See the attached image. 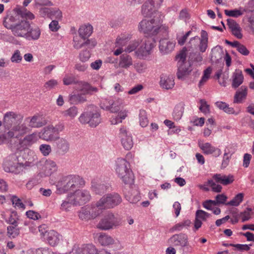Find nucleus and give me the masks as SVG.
Returning a JSON list of instances; mask_svg holds the SVG:
<instances>
[{
  "label": "nucleus",
  "mask_w": 254,
  "mask_h": 254,
  "mask_svg": "<svg viewBox=\"0 0 254 254\" xmlns=\"http://www.w3.org/2000/svg\"><path fill=\"white\" fill-rule=\"evenodd\" d=\"M191 224V222L190 220H185L183 222L176 224L172 228L173 231H181L184 228L190 226Z\"/></svg>",
  "instance_id": "49"
},
{
  "label": "nucleus",
  "mask_w": 254,
  "mask_h": 254,
  "mask_svg": "<svg viewBox=\"0 0 254 254\" xmlns=\"http://www.w3.org/2000/svg\"><path fill=\"white\" fill-rule=\"evenodd\" d=\"M17 219L18 218L16 212L12 211L8 219L5 221L7 223L13 225L15 227H17L18 225V223L17 222Z\"/></svg>",
  "instance_id": "54"
},
{
  "label": "nucleus",
  "mask_w": 254,
  "mask_h": 254,
  "mask_svg": "<svg viewBox=\"0 0 254 254\" xmlns=\"http://www.w3.org/2000/svg\"><path fill=\"white\" fill-rule=\"evenodd\" d=\"M129 38L126 35H121L117 38L116 46L123 47L125 46L128 42Z\"/></svg>",
  "instance_id": "57"
},
{
  "label": "nucleus",
  "mask_w": 254,
  "mask_h": 254,
  "mask_svg": "<svg viewBox=\"0 0 254 254\" xmlns=\"http://www.w3.org/2000/svg\"><path fill=\"white\" fill-rule=\"evenodd\" d=\"M39 150L45 156L49 155L52 151L51 146L45 144H41L39 147Z\"/></svg>",
  "instance_id": "62"
},
{
  "label": "nucleus",
  "mask_w": 254,
  "mask_h": 254,
  "mask_svg": "<svg viewBox=\"0 0 254 254\" xmlns=\"http://www.w3.org/2000/svg\"><path fill=\"white\" fill-rule=\"evenodd\" d=\"M75 250L76 254H95L96 249L92 245H83L81 247L74 246L73 251Z\"/></svg>",
  "instance_id": "31"
},
{
  "label": "nucleus",
  "mask_w": 254,
  "mask_h": 254,
  "mask_svg": "<svg viewBox=\"0 0 254 254\" xmlns=\"http://www.w3.org/2000/svg\"><path fill=\"white\" fill-rule=\"evenodd\" d=\"M41 31L38 27L31 29L29 31L27 30V34L26 35L25 37L28 39H32L33 40H38L40 36Z\"/></svg>",
  "instance_id": "41"
},
{
  "label": "nucleus",
  "mask_w": 254,
  "mask_h": 254,
  "mask_svg": "<svg viewBox=\"0 0 254 254\" xmlns=\"http://www.w3.org/2000/svg\"><path fill=\"white\" fill-rule=\"evenodd\" d=\"M216 106L220 110L229 114H235L236 115L239 114V111L236 112L233 108L230 107L225 102L218 101L215 103Z\"/></svg>",
  "instance_id": "39"
},
{
  "label": "nucleus",
  "mask_w": 254,
  "mask_h": 254,
  "mask_svg": "<svg viewBox=\"0 0 254 254\" xmlns=\"http://www.w3.org/2000/svg\"><path fill=\"white\" fill-rule=\"evenodd\" d=\"M252 209L248 207L244 211L240 213V217L242 218V222H245L251 218Z\"/></svg>",
  "instance_id": "48"
},
{
  "label": "nucleus",
  "mask_w": 254,
  "mask_h": 254,
  "mask_svg": "<svg viewBox=\"0 0 254 254\" xmlns=\"http://www.w3.org/2000/svg\"><path fill=\"white\" fill-rule=\"evenodd\" d=\"M189 44L191 49L196 48L198 46L199 51L203 53L208 47V41L200 40V38L198 36H195L190 39Z\"/></svg>",
  "instance_id": "24"
},
{
  "label": "nucleus",
  "mask_w": 254,
  "mask_h": 254,
  "mask_svg": "<svg viewBox=\"0 0 254 254\" xmlns=\"http://www.w3.org/2000/svg\"><path fill=\"white\" fill-rule=\"evenodd\" d=\"M85 184L84 180L78 175L63 176L57 183V191L59 194L64 193L82 188Z\"/></svg>",
  "instance_id": "1"
},
{
  "label": "nucleus",
  "mask_w": 254,
  "mask_h": 254,
  "mask_svg": "<svg viewBox=\"0 0 254 254\" xmlns=\"http://www.w3.org/2000/svg\"><path fill=\"white\" fill-rule=\"evenodd\" d=\"M176 43L167 38L162 39L159 41V50L163 54H167L174 49Z\"/></svg>",
  "instance_id": "21"
},
{
  "label": "nucleus",
  "mask_w": 254,
  "mask_h": 254,
  "mask_svg": "<svg viewBox=\"0 0 254 254\" xmlns=\"http://www.w3.org/2000/svg\"><path fill=\"white\" fill-rule=\"evenodd\" d=\"M93 32V27L91 25H85L81 26L78 30L79 36L83 39L87 38Z\"/></svg>",
  "instance_id": "38"
},
{
  "label": "nucleus",
  "mask_w": 254,
  "mask_h": 254,
  "mask_svg": "<svg viewBox=\"0 0 254 254\" xmlns=\"http://www.w3.org/2000/svg\"><path fill=\"white\" fill-rule=\"evenodd\" d=\"M109 188V185L106 183H102L98 178H94L91 181V190L97 194L101 195L104 193Z\"/></svg>",
  "instance_id": "18"
},
{
  "label": "nucleus",
  "mask_w": 254,
  "mask_h": 254,
  "mask_svg": "<svg viewBox=\"0 0 254 254\" xmlns=\"http://www.w3.org/2000/svg\"><path fill=\"white\" fill-rule=\"evenodd\" d=\"M196 217L203 221H205L207 218H209L210 214L202 210H198L195 213Z\"/></svg>",
  "instance_id": "63"
},
{
  "label": "nucleus",
  "mask_w": 254,
  "mask_h": 254,
  "mask_svg": "<svg viewBox=\"0 0 254 254\" xmlns=\"http://www.w3.org/2000/svg\"><path fill=\"white\" fill-rule=\"evenodd\" d=\"M189 62H201L202 60V57L200 53L198 52H192L190 53L189 57Z\"/></svg>",
  "instance_id": "50"
},
{
  "label": "nucleus",
  "mask_w": 254,
  "mask_h": 254,
  "mask_svg": "<svg viewBox=\"0 0 254 254\" xmlns=\"http://www.w3.org/2000/svg\"><path fill=\"white\" fill-rule=\"evenodd\" d=\"M213 178L216 183H220L224 186L231 184L234 181V176L232 175L226 176L220 174H216L213 175Z\"/></svg>",
  "instance_id": "27"
},
{
  "label": "nucleus",
  "mask_w": 254,
  "mask_h": 254,
  "mask_svg": "<svg viewBox=\"0 0 254 254\" xmlns=\"http://www.w3.org/2000/svg\"><path fill=\"white\" fill-rule=\"evenodd\" d=\"M58 85V81L56 79H52L45 83L44 88L47 90H50L55 88Z\"/></svg>",
  "instance_id": "61"
},
{
  "label": "nucleus",
  "mask_w": 254,
  "mask_h": 254,
  "mask_svg": "<svg viewBox=\"0 0 254 254\" xmlns=\"http://www.w3.org/2000/svg\"><path fill=\"white\" fill-rule=\"evenodd\" d=\"M75 190L73 193L70 195L72 201H73V205H83L90 200L91 195L89 191L85 190Z\"/></svg>",
  "instance_id": "13"
},
{
  "label": "nucleus",
  "mask_w": 254,
  "mask_h": 254,
  "mask_svg": "<svg viewBox=\"0 0 254 254\" xmlns=\"http://www.w3.org/2000/svg\"><path fill=\"white\" fill-rule=\"evenodd\" d=\"M60 237V235L54 230L49 231L46 237L48 243L52 247H55L59 243Z\"/></svg>",
  "instance_id": "33"
},
{
  "label": "nucleus",
  "mask_w": 254,
  "mask_h": 254,
  "mask_svg": "<svg viewBox=\"0 0 254 254\" xmlns=\"http://www.w3.org/2000/svg\"><path fill=\"white\" fill-rule=\"evenodd\" d=\"M22 59V56L21 55L20 52L18 50H16L14 51L10 58L11 62L14 63H19L21 62Z\"/></svg>",
  "instance_id": "60"
},
{
  "label": "nucleus",
  "mask_w": 254,
  "mask_h": 254,
  "mask_svg": "<svg viewBox=\"0 0 254 254\" xmlns=\"http://www.w3.org/2000/svg\"><path fill=\"white\" fill-rule=\"evenodd\" d=\"M169 241L174 246L182 248L187 246L189 244L188 236L184 233L175 234L170 238Z\"/></svg>",
  "instance_id": "20"
},
{
  "label": "nucleus",
  "mask_w": 254,
  "mask_h": 254,
  "mask_svg": "<svg viewBox=\"0 0 254 254\" xmlns=\"http://www.w3.org/2000/svg\"><path fill=\"white\" fill-rule=\"evenodd\" d=\"M78 109L75 106H72L63 113L64 116L69 117L70 118H74L77 114Z\"/></svg>",
  "instance_id": "47"
},
{
  "label": "nucleus",
  "mask_w": 254,
  "mask_h": 254,
  "mask_svg": "<svg viewBox=\"0 0 254 254\" xmlns=\"http://www.w3.org/2000/svg\"><path fill=\"white\" fill-rule=\"evenodd\" d=\"M187 51V48H184L176 57L178 61L177 76L179 79H184L192 70L190 63L186 62Z\"/></svg>",
  "instance_id": "5"
},
{
  "label": "nucleus",
  "mask_w": 254,
  "mask_h": 254,
  "mask_svg": "<svg viewBox=\"0 0 254 254\" xmlns=\"http://www.w3.org/2000/svg\"><path fill=\"white\" fill-rule=\"evenodd\" d=\"M119 137L121 138L123 146L126 150H129L132 147L133 143L132 136L125 127L120 128Z\"/></svg>",
  "instance_id": "16"
},
{
  "label": "nucleus",
  "mask_w": 254,
  "mask_h": 254,
  "mask_svg": "<svg viewBox=\"0 0 254 254\" xmlns=\"http://www.w3.org/2000/svg\"><path fill=\"white\" fill-rule=\"evenodd\" d=\"M45 166L50 171V173L56 172L58 169V166L55 161L51 159H47L45 161Z\"/></svg>",
  "instance_id": "53"
},
{
  "label": "nucleus",
  "mask_w": 254,
  "mask_h": 254,
  "mask_svg": "<svg viewBox=\"0 0 254 254\" xmlns=\"http://www.w3.org/2000/svg\"><path fill=\"white\" fill-rule=\"evenodd\" d=\"M18 123L12 127L5 134L7 138H19L29 131L28 127L25 124H21Z\"/></svg>",
  "instance_id": "12"
},
{
  "label": "nucleus",
  "mask_w": 254,
  "mask_h": 254,
  "mask_svg": "<svg viewBox=\"0 0 254 254\" xmlns=\"http://www.w3.org/2000/svg\"><path fill=\"white\" fill-rule=\"evenodd\" d=\"M36 133H33L25 136L19 141V143L23 147H27L36 142L37 140Z\"/></svg>",
  "instance_id": "34"
},
{
  "label": "nucleus",
  "mask_w": 254,
  "mask_h": 254,
  "mask_svg": "<svg viewBox=\"0 0 254 254\" xmlns=\"http://www.w3.org/2000/svg\"><path fill=\"white\" fill-rule=\"evenodd\" d=\"M27 17H24L21 18L20 22L10 29L14 36L24 37L27 35V30L29 29L30 27L29 21L25 19L27 18Z\"/></svg>",
  "instance_id": "14"
},
{
  "label": "nucleus",
  "mask_w": 254,
  "mask_h": 254,
  "mask_svg": "<svg viewBox=\"0 0 254 254\" xmlns=\"http://www.w3.org/2000/svg\"><path fill=\"white\" fill-rule=\"evenodd\" d=\"M132 64V58L127 54H122L120 57L119 65L122 68H127Z\"/></svg>",
  "instance_id": "37"
},
{
  "label": "nucleus",
  "mask_w": 254,
  "mask_h": 254,
  "mask_svg": "<svg viewBox=\"0 0 254 254\" xmlns=\"http://www.w3.org/2000/svg\"><path fill=\"white\" fill-rule=\"evenodd\" d=\"M247 87L242 86L241 88L236 91L234 97V103H240L242 100L245 99L247 95Z\"/></svg>",
  "instance_id": "36"
},
{
  "label": "nucleus",
  "mask_w": 254,
  "mask_h": 254,
  "mask_svg": "<svg viewBox=\"0 0 254 254\" xmlns=\"http://www.w3.org/2000/svg\"><path fill=\"white\" fill-rule=\"evenodd\" d=\"M14 226H9L7 227V234L9 237L15 238L19 235V230Z\"/></svg>",
  "instance_id": "58"
},
{
  "label": "nucleus",
  "mask_w": 254,
  "mask_h": 254,
  "mask_svg": "<svg viewBox=\"0 0 254 254\" xmlns=\"http://www.w3.org/2000/svg\"><path fill=\"white\" fill-rule=\"evenodd\" d=\"M79 218L82 220L92 219L89 207H83L78 212Z\"/></svg>",
  "instance_id": "40"
},
{
  "label": "nucleus",
  "mask_w": 254,
  "mask_h": 254,
  "mask_svg": "<svg viewBox=\"0 0 254 254\" xmlns=\"http://www.w3.org/2000/svg\"><path fill=\"white\" fill-rule=\"evenodd\" d=\"M75 87L77 90L82 92L84 94H92L98 91L97 88L92 87L87 82L82 81H77Z\"/></svg>",
  "instance_id": "22"
},
{
  "label": "nucleus",
  "mask_w": 254,
  "mask_h": 254,
  "mask_svg": "<svg viewBox=\"0 0 254 254\" xmlns=\"http://www.w3.org/2000/svg\"><path fill=\"white\" fill-rule=\"evenodd\" d=\"M23 116L19 113L13 111L7 112L4 114L3 119V125L5 129H10L18 123H21Z\"/></svg>",
  "instance_id": "11"
},
{
  "label": "nucleus",
  "mask_w": 254,
  "mask_h": 254,
  "mask_svg": "<svg viewBox=\"0 0 254 254\" xmlns=\"http://www.w3.org/2000/svg\"><path fill=\"white\" fill-rule=\"evenodd\" d=\"M98 241L103 246H110L116 244V240L112 237L104 233L99 234Z\"/></svg>",
  "instance_id": "32"
},
{
  "label": "nucleus",
  "mask_w": 254,
  "mask_h": 254,
  "mask_svg": "<svg viewBox=\"0 0 254 254\" xmlns=\"http://www.w3.org/2000/svg\"><path fill=\"white\" fill-rule=\"evenodd\" d=\"M28 122V127L31 128H39L44 126L46 122L39 115H34L31 117H27L25 120Z\"/></svg>",
  "instance_id": "23"
},
{
  "label": "nucleus",
  "mask_w": 254,
  "mask_h": 254,
  "mask_svg": "<svg viewBox=\"0 0 254 254\" xmlns=\"http://www.w3.org/2000/svg\"><path fill=\"white\" fill-rule=\"evenodd\" d=\"M140 42L139 40H134L130 42L127 47L125 49V51L127 53H130L137 50V47L139 45Z\"/></svg>",
  "instance_id": "56"
},
{
  "label": "nucleus",
  "mask_w": 254,
  "mask_h": 254,
  "mask_svg": "<svg viewBox=\"0 0 254 254\" xmlns=\"http://www.w3.org/2000/svg\"><path fill=\"white\" fill-rule=\"evenodd\" d=\"M123 103V100L121 99L114 101L105 100L100 103V107L104 110L110 111L112 113H117L121 109Z\"/></svg>",
  "instance_id": "15"
},
{
  "label": "nucleus",
  "mask_w": 254,
  "mask_h": 254,
  "mask_svg": "<svg viewBox=\"0 0 254 254\" xmlns=\"http://www.w3.org/2000/svg\"><path fill=\"white\" fill-rule=\"evenodd\" d=\"M231 80L232 87L235 89L238 88L242 84L244 81V76L242 71L239 69H236L233 73Z\"/></svg>",
  "instance_id": "29"
},
{
  "label": "nucleus",
  "mask_w": 254,
  "mask_h": 254,
  "mask_svg": "<svg viewBox=\"0 0 254 254\" xmlns=\"http://www.w3.org/2000/svg\"><path fill=\"white\" fill-rule=\"evenodd\" d=\"M122 223V218L118 214L109 211L100 219L97 225V228L101 230L107 231L121 226Z\"/></svg>",
  "instance_id": "3"
},
{
  "label": "nucleus",
  "mask_w": 254,
  "mask_h": 254,
  "mask_svg": "<svg viewBox=\"0 0 254 254\" xmlns=\"http://www.w3.org/2000/svg\"><path fill=\"white\" fill-rule=\"evenodd\" d=\"M115 170L118 177L126 185L129 186L134 184V175L127 160L123 158H118L115 163Z\"/></svg>",
  "instance_id": "2"
},
{
  "label": "nucleus",
  "mask_w": 254,
  "mask_h": 254,
  "mask_svg": "<svg viewBox=\"0 0 254 254\" xmlns=\"http://www.w3.org/2000/svg\"><path fill=\"white\" fill-rule=\"evenodd\" d=\"M40 137L46 141H55L59 137L54 130L53 126L44 128Z\"/></svg>",
  "instance_id": "26"
},
{
  "label": "nucleus",
  "mask_w": 254,
  "mask_h": 254,
  "mask_svg": "<svg viewBox=\"0 0 254 254\" xmlns=\"http://www.w3.org/2000/svg\"><path fill=\"white\" fill-rule=\"evenodd\" d=\"M200 106L199 108L200 111L204 114L207 115L210 113V106L204 99H200L199 101Z\"/></svg>",
  "instance_id": "51"
},
{
  "label": "nucleus",
  "mask_w": 254,
  "mask_h": 254,
  "mask_svg": "<svg viewBox=\"0 0 254 254\" xmlns=\"http://www.w3.org/2000/svg\"><path fill=\"white\" fill-rule=\"evenodd\" d=\"M72 205H73V201L70 195H68L66 200L63 201L61 204L60 209L62 210L67 211L70 210Z\"/></svg>",
  "instance_id": "45"
},
{
  "label": "nucleus",
  "mask_w": 254,
  "mask_h": 254,
  "mask_svg": "<svg viewBox=\"0 0 254 254\" xmlns=\"http://www.w3.org/2000/svg\"><path fill=\"white\" fill-rule=\"evenodd\" d=\"M56 152L59 155H64L67 153L70 148V143L65 138L58 137L56 139Z\"/></svg>",
  "instance_id": "19"
},
{
  "label": "nucleus",
  "mask_w": 254,
  "mask_h": 254,
  "mask_svg": "<svg viewBox=\"0 0 254 254\" xmlns=\"http://www.w3.org/2000/svg\"><path fill=\"white\" fill-rule=\"evenodd\" d=\"M99 200L105 209L113 208L119 205L122 201L121 196L116 192L105 194Z\"/></svg>",
  "instance_id": "10"
},
{
  "label": "nucleus",
  "mask_w": 254,
  "mask_h": 254,
  "mask_svg": "<svg viewBox=\"0 0 254 254\" xmlns=\"http://www.w3.org/2000/svg\"><path fill=\"white\" fill-rule=\"evenodd\" d=\"M27 16L29 19H32L34 15L30 13H25L20 8H15L12 13L7 14L3 21V26L8 29L14 27L24 17Z\"/></svg>",
  "instance_id": "4"
},
{
  "label": "nucleus",
  "mask_w": 254,
  "mask_h": 254,
  "mask_svg": "<svg viewBox=\"0 0 254 254\" xmlns=\"http://www.w3.org/2000/svg\"><path fill=\"white\" fill-rule=\"evenodd\" d=\"M63 83L65 85H69L75 84L77 82V80L75 77L72 75H66L63 78Z\"/></svg>",
  "instance_id": "59"
},
{
  "label": "nucleus",
  "mask_w": 254,
  "mask_h": 254,
  "mask_svg": "<svg viewBox=\"0 0 254 254\" xmlns=\"http://www.w3.org/2000/svg\"><path fill=\"white\" fill-rule=\"evenodd\" d=\"M69 100L70 103L73 104L82 103L86 101L84 95L80 94L70 95L69 97Z\"/></svg>",
  "instance_id": "43"
},
{
  "label": "nucleus",
  "mask_w": 254,
  "mask_h": 254,
  "mask_svg": "<svg viewBox=\"0 0 254 254\" xmlns=\"http://www.w3.org/2000/svg\"><path fill=\"white\" fill-rule=\"evenodd\" d=\"M4 170L15 174H19L23 171L25 165L19 163L17 156L12 154L6 158L3 164Z\"/></svg>",
  "instance_id": "6"
},
{
  "label": "nucleus",
  "mask_w": 254,
  "mask_h": 254,
  "mask_svg": "<svg viewBox=\"0 0 254 254\" xmlns=\"http://www.w3.org/2000/svg\"><path fill=\"white\" fill-rule=\"evenodd\" d=\"M157 8L151 1H146L142 6L141 12L144 16H150Z\"/></svg>",
  "instance_id": "35"
},
{
  "label": "nucleus",
  "mask_w": 254,
  "mask_h": 254,
  "mask_svg": "<svg viewBox=\"0 0 254 254\" xmlns=\"http://www.w3.org/2000/svg\"><path fill=\"white\" fill-rule=\"evenodd\" d=\"M155 41L151 38H145L141 41V45L136 50L135 54L139 59H146L152 52Z\"/></svg>",
  "instance_id": "7"
},
{
  "label": "nucleus",
  "mask_w": 254,
  "mask_h": 254,
  "mask_svg": "<svg viewBox=\"0 0 254 254\" xmlns=\"http://www.w3.org/2000/svg\"><path fill=\"white\" fill-rule=\"evenodd\" d=\"M128 186V189H125V197L129 202L131 203H136L140 199L141 197L139 192L137 189L131 187L132 185Z\"/></svg>",
  "instance_id": "17"
},
{
  "label": "nucleus",
  "mask_w": 254,
  "mask_h": 254,
  "mask_svg": "<svg viewBox=\"0 0 254 254\" xmlns=\"http://www.w3.org/2000/svg\"><path fill=\"white\" fill-rule=\"evenodd\" d=\"M139 116L140 126L143 127H146L149 123L146 111L145 110H140Z\"/></svg>",
  "instance_id": "46"
},
{
  "label": "nucleus",
  "mask_w": 254,
  "mask_h": 254,
  "mask_svg": "<svg viewBox=\"0 0 254 254\" xmlns=\"http://www.w3.org/2000/svg\"><path fill=\"white\" fill-rule=\"evenodd\" d=\"M175 85L174 79L173 76L167 74H162L160 76V85L166 90L172 89Z\"/></svg>",
  "instance_id": "25"
},
{
  "label": "nucleus",
  "mask_w": 254,
  "mask_h": 254,
  "mask_svg": "<svg viewBox=\"0 0 254 254\" xmlns=\"http://www.w3.org/2000/svg\"><path fill=\"white\" fill-rule=\"evenodd\" d=\"M224 12L226 15L234 17H238L243 14L242 11L237 9L233 10L225 9Z\"/></svg>",
  "instance_id": "55"
},
{
  "label": "nucleus",
  "mask_w": 254,
  "mask_h": 254,
  "mask_svg": "<svg viewBox=\"0 0 254 254\" xmlns=\"http://www.w3.org/2000/svg\"><path fill=\"white\" fill-rule=\"evenodd\" d=\"M89 208L92 219L100 215L102 213L103 210L105 209L100 200L95 204H92L90 206H89Z\"/></svg>",
  "instance_id": "30"
},
{
  "label": "nucleus",
  "mask_w": 254,
  "mask_h": 254,
  "mask_svg": "<svg viewBox=\"0 0 254 254\" xmlns=\"http://www.w3.org/2000/svg\"><path fill=\"white\" fill-rule=\"evenodd\" d=\"M139 29L143 33L149 35H155L158 33L160 29V21L154 18L150 20L143 19L140 23Z\"/></svg>",
  "instance_id": "8"
},
{
  "label": "nucleus",
  "mask_w": 254,
  "mask_h": 254,
  "mask_svg": "<svg viewBox=\"0 0 254 254\" xmlns=\"http://www.w3.org/2000/svg\"><path fill=\"white\" fill-rule=\"evenodd\" d=\"M11 202L14 206H17L19 208H21L23 209L25 208V205L21 202L20 198H18L15 195H13L11 198Z\"/></svg>",
  "instance_id": "64"
},
{
  "label": "nucleus",
  "mask_w": 254,
  "mask_h": 254,
  "mask_svg": "<svg viewBox=\"0 0 254 254\" xmlns=\"http://www.w3.org/2000/svg\"><path fill=\"white\" fill-rule=\"evenodd\" d=\"M79 121L82 124H88L90 127H94L101 123V115L97 110L87 111L80 115Z\"/></svg>",
  "instance_id": "9"
},
{
  "label": "nucleus",
  "mask_w": 254,
  "mask_h": 254,
  "mask_svg": "<svg viewBox=\"0 0 254 254\" xmlns=\"http://www.w3.org/2000/svg\"><path fill=\"white\" fill-rule=\"evenodd\" d=\"M199 146L203 153L206 154L214 153V156L218 157L221 154V151L220 149L214 147L209 143H202L199 144Z\"/></svg>",
  "instance_id": "28"
},
{
  "label": "nucleus",
  "mask_w": 254,
  "mask_h": 254,
  "mask_svg": "<svg viewBox=\"0 0 254 254\" xmlns=\"http://www.w3.org/2000/svg\"><path fill=\"white\" fill-rule=\"evenodd\" d=\"M244 194L243 193L237 194L231 201L225 203L226 205L238 206L243 201Z\"/></svg>",
  "instance_id": "42"
},
{
  "label": "nucleus",
  "mask_w": 254,
  "mask_h": 254,
  "mask_svg": "<svg viewBox=\"0 0 254 254\" xmlns=\"http://www.w3.org/2000/svg\"><path fill=\"white\" fill-rule=\"evenodd\" d=\"M50 13L49 14V17L51 19H60L62 17V13L61 11L58 8H50Z\"/></svg>",
  "instance_id": "52"
},
{
  "label": "nucleus",
  "mask_w": 254,
  "mask_h": 254,
  "mask_svg": "<svg viewBox=\"0 0 254 254\" xmlns=\"http://www.w3.org/2000/svg\"><path fill=\"white\" fill-rule=\"evenodd\" d=\"M184 112V108L181 105L176 106L173 113V116L174 120L176 121L180 120Z\"/></svg>",
  "instance_id": "44"
}]
</instances>
